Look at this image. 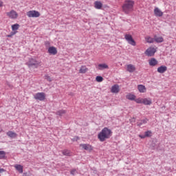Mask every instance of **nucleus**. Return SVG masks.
Listing matches in <instances>:
<instances>
[{
	"label": "nucleus",
	"mask_w": 176,
	"mask_h": 176,
	"mask_svg": "<svg viewBox=\"0 0 176 176\" xmlns=\"http://www.w3.org/2000/svg\"><path fill=\"white\" fill-rule=\"evenodd\" d=\"M112 130L108 127H104L102 131L98 134V138L100 142H104L107 140H109L112 137Z\"/></svg>",
	"instance_id": "nucleus-1"
},
{
	"label": "nucleus",
	"mask_w": 176,
	"mask_h": 176,
	"mask_svg": "<svg viewBox=\"0 0 176 176\" xmlns=\"http://www.w3.org/2000/svg\"><path fill=\"white\" fill-rule=\"evenodd\" d=\"M134 1L133 0H125L122 6V12L126 14H129L131 12L134 10Z\"/></svg>",
	"instance_id": "nucleus-2"
},
{
	"label": "nucleus",
	"mask_w": 176,
	"mask_h": 176,
	"mask_svg": "<svg viewBox=\"0 0 176 176\" xmlns=\"http://www.w3.org/2000/svg\"><path fill=\"white\" fill-rule=\"evenodd\" d=\"M41 61L36 60V59L30 58L26 64L29 68H31V67L38 68V67H41Z\"/></svg>",
	"instance_id": "nucleus-3"
},
{
	"label": "nucleus",
	"mask_w": 176,
	"mask_h": 176,
	"mask_svg": "<svg viewBox=\"0 0 176 176\" xmlns=\"http://www.w3.org/2000/svg\"><path fill=\"white\" fill-rule=\"evenodd\" d=\"M137 104H144V105H151L152 104V99L148 98H139L135 100Z\"/></svg>",
	"instance_id": "nucleus-4"
},
{
	"label": "nucleus",
	"mask_w": 176,
	"mask_h": 176,
	"mask_svg": "<svg viewBox=\"0 0 176 176\" xmlns=\"http://www.w3.org/2000/svg\"><path fill=\"white\" fill-rule=\"evenodd\" d=\"M156 52H157V48L155 47H150L144 52V54L148 57H153Z\"/></svg>",
	"instance_id": "nucleus-5"
},
{
	"label": "nucleus",
	"mask_w": 176,
	"mask_h": 176,
	"mask_svg": "<svg viewBox=\"0 0 176 176\" xmlns=\"http://www.w3.org/2000/svg\"><path fill=\"white\" fill-rule=\"evenodd\" d=\"M6 16H8V19H11V20H16L19 18V13L14 10H11L6 12Z\"/></svg>",
	"instance_id": "nucleus-6"
},
{
	"label": "nucleus",
	"mask_w": 176,
	"mask_h": 176,
	"mask_svg": "<svg viewBox=\"0 0 176 176\" xmlns=\"http://www.w3.org/2000/svg\"><path fill=\"white\" fill-rule=\"evenodd\" d=\"M124 38L126 40L129 45H131V46H135L137 45V43H135V41H134L131 34H126L124 35Z\"/></svg>",
	"instance_id": "nucleus-7"
},
{
	"label": "nucleus",
	"mask_w": 176,
	"mask_h": 176,
	"mask_svg": "<svg viewBox=\"0 0 176 176\" xmlns=\"http://www.w3.org/2000/svg\"><path fill=\"white\" fill-rule=\"evenodd\" d=\"M35 100L38 101H45L46 98V94L43 92H38L34 96Z\"/></svg>",
	"instance_id": "nucleus-8"
},
{
	"label": "nucleus",
	"mask_w": 176,
	"mask_h": 176,
	"mask_svg": "<svg viewBox=\"0 0 176 176\" xmlns=\"http://www.w3.org/2000/svg\"><path fill=\"white\" fill-rule=\"evenodd\" d=\"M28 17L36 18L41 16V13L36 10H30L27 12Z\"/></svg>",
	"instance_id": "nucleus-9"
},
{
	"label": "nucleus",
	"mask_w": 176,
	"mask_h": 176,
	"mask_svg": "<svg viewBox=\"0 0 176 176\" xmlns=\"http://www.w3.org/2000/svg\"><path fill=\"white\" fill-rule=\"evenodd\" d=\"M154 14L155 17H162L164 13L160 8L155 7L154 8Z\"/></svg>",
	"instance_id": "nucleus-10"
},
{
	"label": "nucleus",
	"mask_w": 176,
	"mask_h": 176,
	"mask_svg": "<svg viewBox=\"0 0 176 176\" xmlns=\"http://www.w3.org/2000/svg\"><path fill=\"white\" fill-rule=\"evenodd\" d=\"M80 146L82 148V149H85V151H88L89 152H91V151H93V146L90 144H80Z\"/></svg>",
	"instance_id": "nucleus-11"
},
{
	"label": "nucleus",
	"mask_w": 176,
	"mask_h": 176,
	"mask_svg": "<svg viewBox=\"0 0 176 176\" xmlns=\"http://www.w3.org/2000/svg\"><path fill=\"white\" fill-rule=\"evenodd\" d=\"M89 72V68H87V65H81L78 69V73L79 74H87Z\"/></svg>",
	"instance_id": "nucleus-12"
},
{
	"label": "nucleus",
	"mask_w": 176,
	"mask_h": 176,
	"mask_svg": "<svg viewBox=\"0 0 176 176\" xmlns=\"http://www.w3.org/2000/svg\"><path fill=\"white\" fill-rule=\"evenodd\" d=\"M148 64L150 67H156L159 64V62L156 58H151V59L148 60Z\"/></svg>",
	"instance_id": "nucleus-13"
},
{
	"label": "nucleus",
	"mask_w": 176,
	"mask_h": 176,
	"mask_svg": "<svg viewBox=\"0 0 176 176\" xmlns=\"http://www.w3.org/2000/svg\"><path fill=\"white\" fill-rule=\"evenodd\" d=\"M111 93L118 94V93H119V91H120V89L118 85H114L111 87Z\"/></svg>",
	"instance_id": "nucleus-14"
},
{
	"label": "nucleus",
	"mask_w": 176,
	"mask_h": 176,
	"mask_svg": "<svg viewBox=\"0 0 176 176\" xmlns=\"http://www.w3.org/2000/svg\"><path fill=\"white\" fill-rule=\"evenodd\" d=\"M48 53L52 54V56H56L57 54V48L56 47H50L48 48Z\"/></svg>",
	"instance_id": "nucleus-15"
},
{
	"label": "nucleus",
	"mask_w": 176,
	"mask_h": 176,
	"mask_svg": "<svg viewBox=\"0 0 176 176\" xmlns=\"http://www.w3.org/2000/svg\"><path fill=\"white\" fill-rule=\"evenodd\" d=\"M135 69H136L135 66L132 64H129L126 65V71L128 72H130V73L135 72Z\"/></svg>",
	"instance_id": "nucleus-16"
},
{
	"label": "nucleus",
	"mask_w": 176,
	"mask_h": 176,
	"mask_svg": "<svg viewBox=\"0 0 176 176\" xmlns=\"http://www.w3.org/2000/svg\"><path fill=\"white\" fill-rule=\"evenodd\" d=\"M97 68L99 71H102L103 69H109V66H108L106 63H102L99 64Z\"/></svg>",
	"instance_id": "nucleus-17"
},
{
	"label": "nucleus",
	"mask_w": 176,
	"mask_h": 176,
	"mask_svg": "<svg viewBox=\"0 0 176 176\" xmlns=\"http://www.w3.org/2000/svg\"><path fill=\"white\" fill-rule=\"evenodd\" d=\"M157 71L159 74H164L167 71V67L166 66L162 65L157 69Z\"/></svg>",
	"instance_id": "nucleus-18"
},
{
	"label": "nucleus",
	"mask_w": 176,
	"mask_h": 176,
	"mask_svg": "<svg viewBox=\"0 0 176 176\" xmlns=\"http://www.w3.org/2000/svg\"><path fill=\"white\" fill-rule=\"evenodd\" d=\"M138 90L139 91L140 93H146V87H145V85H138Z\"/></svg>",
	"instance_id": "nucleus-19"
},
{
	"label": "nucleus",
	"mask_w": 176,
	"mask_h": 176,
	"mask_svg": "<svg viewBox=\"0 0 176 176\" xmlns=\"http://www.w3.org/2000/svg\"><path fill=\"white\" fill-rule=\"evenodd\" d=\"M136 98V96L134 94H128L126 96V100H130L131 101H135V99Z\"/></svg>",
	"instance_id": "nucleus-20"
},
{
	"label": "nucleus",
	"mask_w": 176,
	"mask_h": 176,
	"mask_svg": "<svg viewBox=\"0 0 176 176\" xmlns=\"http://www.w3.org/2000/svg\"><path fill=\"white\" fill-rule=\"evenodd\" d=\"M94 8L95 9H102V3H101V1H96L94 2Z\"/></svg>",
	"instance_id": "nucleus-21"
},
{
	"label": "nucleus",
	"mask_w": 176,
	"mask_h": 176,
	"mask_svg": "<svg viewBox=\"0 0 176 176\" xmlns=\"http://www.w3.org/2000/svg\"><path fill=\"white\" fill-rule=\"evenodd\" d=\"M164 38H163L162 36H154V41L157 42V43H162V42H164Z\"/></svg>",
	"instance_id": "nucleus-22"
},
{
	"label": "nucleus",
	"mask_w": 176,
	"mask_h": 176,
	"mask_svg": "<svg viewBox=\"0 0 176 176\" xmlns=\"http://www.w3.org/2000/svg\"><path fill=\"white\" fill-rule=\"evenodd\" d=\"M6 134L8 137H10V138H16L17 137V133L11 131L7 132Z\"/></svg>",
	"instance_id": "nucleus-23"
},
{
	"label": "nucleus",
	"mask_w": 176,
	"mask_h": 176,
	"mask_svg": "<svg viewBox=\"0 0 176 176\" xmlns=\"http://www.w3.org/2000/svg\"><path fill=\"white\" fill-rule=\"evenodd\" d=\"M14 168L19 171L21 174H23V166L20 164H16L14 165Z\"/></svg>",
	"instance_id": "nucleus-24"
},
{
	"label": "nucleus",
	"mask_w": 176,
	"mask_h": 176,
	"mask_svg": "<svg viewBox=\"0 0 176 176\" xmlns=\"http://www.w3.org/2000/svg\"><path fill=\"white\" fill-rule=\"evenodd\" d=\"M11 28L13 32H17V30L20 28V25H19V23L14 24L11 26Z\"/></svg>",
	"instance_id": "nucleus-25"
},
{
	"label": "nucleus",
	"mask_w": 176,
	"mask_h": 176,
	"mask_svg": "<svg viewBox=\"0 0 176 176\" xmlns=\"http://www.w3.org/2000/svg\"><path fill=\"white\" fill-rule=\"evenodd\" d=\"M145 40L146 41L147 43H153V42H155V38H152L149 36H146Z\"/></svg>",
	"instance_id": "nucleus-26"
},
{
	"label": "nucleus",
	"mask_w": 176,
	"mask_h": 176,
	"mask_svg": "<svg viewBox=\"0 0 176 176\" xmlns=\"http://www.w3.org/2000/svg\"><path fill=\"white\" fill-rule=\"evenodd\" d=\"M67 113V111L65 110H59L56 111V115L58 116H63V115H65Z\"/></svg>",
	"instance_id": "nucleus-27"
},
{
	"label": "nucleus",
	"mask_w": 176,
	"mask_h": 176,
	"mask_svg": "<svg viewBox=\"0 0 176 176\" xmlns=\"http://www.w3.org/2000/svg\"><path fill=\"white\" fill-rule=\"evenodd\" d=\"M148 123V119L140 120L138 122V126H142V124H146Z\"/></svg>",
	"instance_id": "nucleus-28"
},
{
	"label": "nucleus",
	"mask_w": 176,
	"mask_h": 176,
	"mask_svg": "<svg viewBox=\"0 0 176 176\" xmlns=\"http://www.w3.org/2000/svg\"><path fill=\"white\" fill-rule=\"evenodd\" d=\"M62 153L64 155V156H71V151L69 150H63Z\"/></svg>",
	"instance_id": "nucleus-29"
},
{
	"label": "nucleus",
	"mask_w": 176,
	"mask_h": 176,
	"mask_svg": "<svg viewBox=\"0 0 176 176\" xmlns=\"http://www.w3.org/2000/svg\"><path fill=\"white\" fill-rule=\"evenodd\" d=\"M96 82H102V80H104V78H102V76H96Z\"/></svg>",
	"instance_id": "nucleus-30"
},
{
	"label": "nucleus",
	"mask_w": 176,
	"mask_h": 176,
	"mask_svg": "<svg viewBox=\"0 0 176 176\" xmlns=\"http://www.w3.org/2000/svg\"><path fill=\"white\" fill-rule=\"evenodd\" d=\"M6 156V153L5 151H0V159H4Z\"/></svg>",
	"instance_id": "nucleus-31"
},
{
	"label": "nucleus",
	"mask_w": 176,
	"mask_h": 176,
	"mask_svg": "<svg viewBox=\"0 0 176 176\" xmlns=\"http://www.w3.org/2000/svg\"><path fill=\"white\" fill-rule=\"evenodd\" d=\"M17 34V32H11L10 34L7 35L8 38H12V36L16 35Z\"/></svg>",
	"instance_id": "nucleus-32"
},
{
	"label": "nucleus",
	"mask_w": 176,
	"mask_h": 176,
	"mask_svg": "<svg viewBox=\"0 0 176 176\" xmlns=\"http://www.w3.org/2000/svg\"><path fill=\"white\" fill-rule=\"evenodd\" d=\"M145 137H151V135H152V131H146L144 133Z\"/></svg>",
	"instance_id": "nucleus-33"
},
{
	"label": "nucleus",
	"mask_w": 176,
	"mask_h": 176,
	"mask_svg": "<svg viewBox=\"0 0 176 176\" xmlns=\"http://www.w3.org/2000/svg\"><path fill=\"white\" fill-rule=\"evenodd\" d=\"M45 79H46V80H47L48 82H52V78H50V76H49L48 75L45 76Z\"/></svg>",
	"instance_id": "nucleus-34"
},
{
	"label": "nucleus",
	"mask_w": 176,
	"mask_h": 176,
	"mask_svg": "<svg viewBox=\"0 0 176 176\" xmlns=\"http://www.w3.org/2000/svg\"><path fill=\"white\" fill-rule=\"evenodd\" d=\"M76 173V169L72 170L71 174H72V175H75Z\"/></svg>",
	"instance_id": "nucleus-35"
},
{
	"label": "nucleus",
	"mask_w": 176,
	"mask_h": 176,
	"mask_svg": "<svg viewBox=\"0 0 176 176\" xmlns=\"http://www.w3.org/2000/svg\"><path fill=\"white\" fill-rule=\"evenodd\" d=\"M139 137H140V138H142V139H144V138H146V136H145V135H139Z\"/></svg>",
	"instance_id": "nucleus-36"
},
{
	"label": "nucleus",
	"mask_w": 176,
	"mask_h": 176,
	"mask_svg": "<svg viewBox=\"0 0 176 176\" xmlns=\"http://www.w3.org/2000/svg\"><path fill=\"white\" fill-rule=\"evenodd\" d=\"M3 6V2L0 1V8H2Z\"/></svg>",
	"instance_id": "nucleus-37"
},
{
	"label": "nucleus",
	"mask_w": 176,
	"mask_h": 176,
	"mask_svg": "<svg viewBox=\"0 0 176 176\" xmlns=\"http://www.w3.org/2000/svg\"><path fill=\"white\" fill-rule=\"evenodd\" d=\"M5 171V169L3 168H0V173H4Z\"/></svg>",
	"instance_id": "nucleus-38"
},
{
	"label": "nucleus",
	"mask_w": 176,
	"mask_h": 176,
	"mask_svg": "<svg viewBox=\"0 0 176 176\" xmlns=\"http://www.w3.org/2000/svg\"><path fill=\"white\" fill-rule=\"evenodd\" d=\"M0 133H1V130H0Z\"/></svg>",
	"instance_id": "nucleus-39"
}]
</instances>
